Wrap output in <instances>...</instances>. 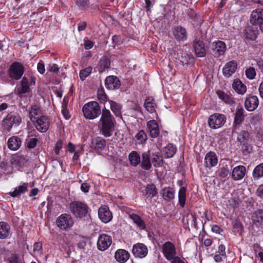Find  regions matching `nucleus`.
<instances>
[{
	"instance_id": "f257e3e1",
	"label": "nucleus",
	"mask_w": 263,
	"mask_h": 263,
	"mask_svg": "<svg viewBox=\"0 0 263 263\" xmlns=\"http://www.w3.org/2000/svg\"><path fill=\"white\" fill-rule=\"evenodd\" d=\"M116 124V120L110 111L103 108L99 121V127L102 135L105 137H110L115 130Z\"/></svg>"
},
{
	"instance_id": "f03ea898",
	"label": "nucleus",
	"mask_w": 263,
	"mask_h": 263,
	"mask_svg": "<svg viewBox=\"0 0 263 263\" xmlns=\"http://www.w3.org/2000/svg\"><path fill=\"white\" fill-rule=\"evenodd\" d=\"M82 111L84 116L87 119H94L102 113L100 105L96 101L85 104L83 107Z\"/></svg>"
},
{
	"instance_id": "7ed1b4c3",
	"label": "nucleus",
	"mask_w": 263,
	"mask_h": 263,
	"mask_svg": "<svg viewBox=\"0 0 263 263\" xmlns=\"http://www.w3.org/2000/svg\"><path fill=\"white\" fill-rule=\"evenodd\" d=\"M21 122L22 118L18 114L11 112L4 118L3 127L4 130L9 132L13 126H17Z\"/></svg>"
},
{
	"instance_id": "20e7f679",
	"label": "nucleus",
	"mask_w": 263,
	"mask_h": 263,
	"mask_svg": "<svg viewBox=\"0 0 263 263\" xmlns=\"http://www.w3.org/2000/svg\"><path fill=\"white\" fill-rule=\"evenodd\" d=\"M70 212L76 217L83 218L88 213V207L83 202L74 201L71 202L69 205Z\"/></svg>"
},
{
	"instance_id": "39448f33",
	"label": "nucleus",
	"mask_w": 263,
	"mask_h": 263,
	"mask_svg": "<svg viewBox=\"0 0 263 263\" xmlns=\"http://www.w3.org/2000/svg\"><path fill=\"white\" fill-rule=\"evenodd\" d=\"M56 224L61 230H66L72 227L74 223L71 216L68 214H62L56 219Z\"/></svg>"
},
{
	"instance_id": "423d86ee",
	"label": "nucleus",
	"mask_w": 263,
	"mask_h": 263,
	"mask_svg": "<svg viewBox=\"0 0 263 263\" xmlns=\"http://www.w3.org/2000/svg\"><path fill=\"white\" fill-rule=\"evenodd\" d=\"M24 72V67L20 62L12 63L9 68L8 73L10 78L15 80L21 79Z\"/></svg>"
},
{
	"instance_id": "0eeeda50",
	"label": "nucleus",
	"mask_w": 263,
	"mask_h": 263,
	"mask_svg": "<svg viewBox=\"0 0 263 263\" xmlns=\"http://www.w3.org/2000/svg\"><path fill=\"white\" fill-rule=\"evenodd\" d=\"M226 121V118L224 115L215 113L209 117L208 124L210 128L217 129L223 126Z\"/></svg>"
},
{
	"instance_id": "6e6552de",
	"label": "nucleus",
	"mask_w": 263,
	"mask_h": 263,
	"mask_svg": "<svg viewBox=\"0 0 263 263\" xmlns=\"http://www.w3.org/2000/svg\"><path fill=\"white\" fill-rule=\"evenodd\" d=\"M162 252L165 258L168 260H171L175 257L176 255V249L175 245L170 241H166L162 245Z\"/></svg>"
},
{
	"instance_id": "1a4fd4ad",
	"label": "nucleus",
	"mask_w": 263,
	"mask_h": 263,
	"mask_svg": "<svg viewBox=\"0 0 263 263\" xmlns=\"http://www.w3.org/2000/svg\"><path fill=\"white\" fill-rule=\"evenodd\" d=\"M33 123L39 131L44 133L48 129L50 122L47 117L41 116L37 120L33 121Z\"/></svg>"
},
{
	"instance_id": "9d476101",
	"label": "nucleus",
	"mask_w": 263,
	"mask_h": 263,
	"mask_svg": "<svg viewBox=\"0 0 263 263\" xmlns=\"http://www.w3.org/2000/svg\"><path fill=\"white\" fill-rule=\"evenodd\" d=\"M112 242L111 237L108 235L102 234L98 238L97 247L99 250L104 251L110 247Z\"/></svg>"
},
{
	"instance_id": "9b49d317",
	"label": "nucleus",
	"mask_w": 263,
	"mask_h": 263,
	"mask_svg": "<svg viewBox=\"0 0 263 263\" xmlns=\"http://www.w3.org/2000/svg\"><path fill=\"white\" fill-rule=\"evenodd\" d=\"M263 22V9H256L253 10L250 17V23L257 27Z\"/></svg>"
},
{
	"instance_id": "f8f14e48",
	"label": "nucleus",
	"mask_w": 263,
	"mask_h": 263,
	"mask_svg": "<svg viewBox=\"0 0 263 263\" xmlns=\"http://www.w3.org/2000/svg\"><path fill=\"white\" fill-rule=\"evenodd\" d=\"M132 252L136 257L142 258L145 257L148 253L146 246L142 243H138L134 245Z\"/></svg>"
},
{
	"instance_id": "ddd939ff",
	"label": "nucleus",
	"mask_w": 263,
	"mask_h": 263,
	"mask_svg": "<svg viewBox=\"0 0 263 263\" xmlns=\"http://www.w3.org/2000/svg\"><path fill=\"white\" fill-rule=\"evenodd\" d=\"M258 99L256 96L249 95L245 100V108L249 111H254L258 107Z\"/></svg>"
},
{
	"instance_id": "4468645a",
	"label": "nucleus",
	"mask_w": 263,
	"mask_h": 263,
	"mask_svg": "<svg viewBox=\"0 0 263 263\" xmlns=\"http://www.w3.org/2000/svg\"><path fill=\"white\" fill-rule=\"evenodd\" d=\"M98 215L101 220L104 222H109L112 218V213L107 206H102L98 210Z\"/></svg>"
},
{
	"instance_id": "2eb2a0df",
	"label": "nucleus",
	"mask_w": 263,
	"mask_h": 263,
	"mask_svg": "<svg viewBox=\"0 0 263 263\" xmlns=\"http://www.w3.org/2000/svg\"><path fill=\"white\" fill-rule=\"evenodd\" d=\"M218 163V158L215 152H208L204 158V165L206 167L211 168L215 166Z\"/></svg>"
},
{
	"instance_id": "dca6fc26",
	"label": "nucleus",
	"mask_w": 263,
	"mask_h": 263,
	"mask_svg": "<svg viewBox=\"0 0 263 263\" xmlns=\"http://www.w3.org/2000/svg\"><path fill=\"white\" fill-rule=\"evenodd\" d=\"M237 68V64L235 61H231L226 64L222 69V73L224 77H230Z\"/></svg>"
},
{
	"instance_id": "f3484780",
	"label": "nucleus",
	"mask_w": 263,
	"mask_h": 263,
	"mask_svg": "<svg viewBox=\"0 0 263 263\" xmlns=\"http://www.w3.org/2000/svg\"><path fill=\"white\" fill-rule=\"evenodd\" d=\"M246 37L251 41L255 40L258 34L257 27L254 25L247 26L243 30Z\"/></svg>"
},
{
	"instance_id": "a211bd4d",
	"label": "nucleus",
	"mask_w": 263,
	"mask_h": 263,
	"mask_svg": "<svg viewBox=\"0 0 263 263\" xmlns=\"http://www.w3.org/2000/svg\"><path fill=\"white\" fill-rule=\"evenodd\" d=\"M120 85L119 79L114 76L107 77L105 81V85L108 89L114 90L118 88Z\"/></svg>"
},
{
	"instance_id": "6ab92c4d",
	"label": "nucleus",
	"mask_w": 263,
	"mask_h": 263,
	"mask_svg": "<svg viewBox=\"0 0 263 263\" xmlns=\"http://www.w3.org/2000/svg\"><path fill=\"white\" fill-rule=\"evenodd\" d=\"M173 33L175 39L179 42L186 40L187 37L185 29L180 26L174 29Z\"/></svg>"
},
{
	"instance_id": "aec40b11",
	"label": "nucleus",
	"mask_w": 263,
	"mask_h": 263,
	"mask_svg": "<svg viewBox=\"0 0 263 263\" xmlns=\"http://www.w3.org/2000/svg\"><path fill=\"white\" fill-rule=\"evenodd\" d=\"M246 172V168L243 165L235 167L232 173V178L234 180H240L243 178Z\"/></svg>"
},
{
	"instance_id": "412c9836",
	"label": "nucleus",
	"mask_w": 263,
	"mask_h": 263,
	"mask_svg": "<svg viewBox=\"0 0 263 263\" xmlns=\"http://www.w3.org/2000/svg\"><path fill=\"white\" fill-rule=\"evenodd\" d=\"M213 45L215 57H218L224 53L226 50V45L223 42L218 41L214 42Z\"/></svg>"
},
{
	"instance_id": "4be33fe9",
	"label": "nucleus",
	"mask_w": 263,
	"mask_h": 263,
	"mask_svg": "<svg viewBox=\"0 0 263 263\" xmlns=\"http://www.w3.org/2000/svg\"><path fill=\"white\" fill-rule=\"evenodd\" d=\"M147 127L152 138H157L159 134V129L156 121L152 120L147 122Z\"/></svg>"
},
{
	"instance_id": "5701e85b",
	"label": "nucleus",
	"mask_w": 263,
	"mask_h": 263,
	"mask_svg": "<svg viewBox=\"0 0 263 263\" xmlns=\"http://www.w3.org/2000/svg\"><path fill=\"white\" fill-rule=\"evenodd\" d=\"M194 48L196 55L199 57H203L205 55V49L202 41L196 39L194 42Z\"/></svg>"
},
{
	"instance_id": "b1692460",
	"label": "nucleus",
	"mask_w": 263,
	"mask_h": 263,
	"mask_svg": "<svg viewBox=\"0 0 263 263\" xmlns=\"http://www.w3.org/2000/svg\"><path fill=\"white\" fill-rule=\"evenodd\" d=\"M28 183L21 182V184L16 187L14 191L10 192L9 194L14 198L19 197L22 194H24L28 191Z\"/></svg>"
},
{
	"instance_id": "393cba45",
	"label": "nucleus",
	"mask_w": 263,
	"mask_h": 263,
	"mask_svg": "<svg viewBox=\"0 0 263 263\" xmlns=\"http://www.w3.org/2000/svg\"><path fill=\"white\" fill-rule=\"evenodd\" d=\"M8 148L11 151H16L21 146L22 141L21 138L17 136L10 137L7 142Z\"/></svg>"
},
{
	"instance_id": "a878e982",
	"label": "nucleus",
	"mask_w": 263,
	"mask_h": 263,
	"mask_svg": "<svg viewBox=\"0 0 263 263\" xmlns=\"http://www.w3.org/2000/svg\"><path fill=\"white\" fill-rule=\"evenodd\" d=\"M92 147L97 152H101L106 145V141L103 138L97 137L92 140Z\"/></svg>"
},
{
	"instance_id": "bb28decb",
	"label": "nucleus",
	"mask_w": 263,
	"mask_h": 263,
	"mask_svg": "<svg viewBox=\"0 0 263 263\" xmlns=\"http://www.w3.org/2000/svg\"><path fill=\"white\" fill-rule=\"evenodd\" d=\"M129 253L124 249L118 250L115 254V257L119 262H125L129 258Z\"/></svg>"
},
{
	"instance_id": "cd10ccee",
	"label": "nucleus",
	"mask_w": 263,
	"mask_h": 263,
	"mask_svg": "<svg viewBox=\"0 0 263 263\" xmlns=\"http://www.w3.org/2000/svg\"><path fill=\"white\" fill-rule=\"evenodd\" d=\"M232 88L236 92L240 95H243L247 91L246 86L238 79L233 81Z\"/></svg>"
},
{
	"instance_id": "c85d7f7f",
	"label": "nucleus",
	"mask_w": 263,
	"mask_h": 263,
	"mask_svg": "<svg viewBox=\"0 0 263 263\" xmlns=\"http://www.w3.org/2000/svg\"><path fill=\"white\" fill-rule=\"evenodd\" d=\"M160 194L163 199L166 201H170L175 197V191L173 189L168 187L161 190Z\"/></svg>"
},
{
	"instance_id": "c756f323",
	"label": "nucleus",
	"mask_w": 263,
	"mask_h": 263,
	"mask_svg": "<svg viewBox=\"0 0 263 263\" xmlns=\"http://www.w3.org/2000/svg\"><path fill=\"white\" fill-rule=\"evenodd\" d=\"M21 87L17 88V94L21 96L24 93L30 92L29 82L27 78L23 77L21 82Z\"/></svg>"
},
{
	"instance_id": "7c9ffc66",
	"label": "nucleus",
	"mask_w": 263,
	"mask_h": 263,
	"mask_svg": "<svg viewBox=\"0 0 263 263\" xmlns=\"http://www.w3.org/2000/svg\"><path fill=\"white\" fill-rule=\"evenodd\" d=\"M252 220L254 224L260 226L263 222V210L255 211L252 214Z\"/></svg>"
},
{
	"instance_id": "2f4dec72",
	"label": "nucleus",
	"mask_w": 263,
	"mask_h": 263,
	"mask_svg": "<svg viewBox=\"0 0 263 263\" xmlns=\"http://www.w3.org/2000/svg\"><path fill=\"white\" fill-rule=\"evenodd\" d=\"M129 217L139 229L144 230L146 228V224L140 216L136 214H130Z\"/></svg>"
},
{
	"instance_id": "473e14b6",
	"label": "nucleus",
	"mask_w": 263,
	"mask_h": 263,
	"mask_svg": "<svg viewBox=\"0 0 263 263\" xmlns=\"http://www.w3.org/2000/svg\"><path fill=\"white\" fill-rule=\"evenodd\" d=\"M144 107L148 112L153 113L156 111L157 104L154 99L152 97H148L145 99Z\"/></svg>"
},
{
	"instance_id": "72a5a7b5",
	"label": "nucleus",
	"mask_w": 263,
	"mask_h": 263,
	"mask_svg": "<svg viewBox=\"0 0 263 263\" xmlns=\"http://www.w3.org/2000/svg\"><path fill=\"white\" fill-rule=\"evenodd\" d=\"M10 232V226L5 222H0V239H5Z\"/></svg>"
},
{
	"instance_id": "f704fd0d",
	"label": "nucleus",
	"mask_w": 263,
	"mask_h": 263,
	"mask_svg": "<svg viewBox=\"0 0 263 263\" xmlns=\"http://www.w3.org/2000/svg\"><path fill=\"white\" fill-rule=\"evenodd\" d=\"M143 192L146 198H152L157 194V189L153 184H148Z\"/></svg>"
},
{
	"instance_id": "c9c22d12",
	"label": "nucleus",
	"mask_w": 263,
	"mask_h": 263,
	"mask_svg": "<svg viewBox=\"0 0 263 263\" xmlns=\"http://www.w3.org/2000/svg\"><path fill=\"white\" fill-rule=\"evenodd\" d=\"M110 59L106 56L102 57L99 64V71L101 72H103L105 69L109 68L110 67Z\"/></svg>"
},
{
	"instance_id": "e433bc0d",
	"label": "nucleus",
	"mask_w": 263,
	"mask_h": 263,
	"mask_svg": "<svg viewBox=\"0 0 263 263\" xmlns=\"http://www.w3.org/2000/svg\"><path fill=\"white\" fill-rule=\"evenodd\" d=\"M141 166L146 170H149L152 167L149 155L147 153H144L142 154Z\"/></svg>"
},
{
	"instance_id": "4c0bfd02",
	"label": "nucleus",
	"mask_w": 263,
	"mask_h": 263,
	"mask_svg": "<svg viewBox=\"0 0 263 263\" xmlns=\"http://www.w3.org/2000/svg\"><path fill=\"white\" fill-rule=\"evenodd\" d=\"M217 94L220 99L222 100L224 103L231 105L234 103L233 99L229 95L223 91L218 90L217 91Z\"/></svg>"
},
{
	"instance_id": "58836bf2",
	"label": "nucleus",
	"mask_w": 263,
	"mask_h": 263,
	"mask_svg": "<svg viewBox=\"0 0 263 263\" xmlns=\"http://www.w3.org/2000/svg\"><path fill=\"white\" fill-rule=\"evenodd\" d=\"M186 189L184 186L181 187L179 191V193H178L179 204L181 208H184L185 204L186 198Z\"/></svg>"
},
{
	"instance_id": "ea45409f",
	"label": "nucleus",
	"mask_w": 263,
	"mask_h": 263,
	"mask_svg": "<svg viewBox=\"0 0 263 263\" xmlns=\"http://www.w3.org/2000/svg\"><path fill=\"white\" fill-rule=\"evenodd\" d=\"M152 162L156 167H161L163 164V160L159 153H153L152 155Z\"/></svg>"
},
{
	"instance_id": "a19ab883",
	"label": "nucleus",
	"mask_w": 263,
	"mask_h": 263,
	"mask_svg": "<svg viewBox=\"0 0 263 263\" xmlns=\"http://www.w3.org/2000/svg\"><path fill=\"white\" fill-rule=\"evenodd\" d=\"M129 160L133 166H137L140 162V157L136 151L132 152L129 155Z\"/></svg>"
},
{
	"instance_id": "79ce46f5",
	"label": "nucleus",
	"mask_w": 263,
	"mask_h": 263,
	"mask_svg": "<svg viewBox=\"0 0 263 263\" xmlns=\"http://www.w3.org/2000/svg\"><path fill=\"white\" fill-rule=\"evenodd\" d=\"M252 176L255 180L263 177V163L258 164L254 168Z\"/></svg>"
},
{
	"instance_id": "37998d69",
	"label": "nucleus",
	"mask_w": 263,
	"mask_h": 263,
	"mask_svg": "<svg viewBox=\"0 0 263 263\" xmlns=\"http://www.w3.org/2000/svg\"><path fill=\"white\" fill-rule=\"evenodd\" d=\"M244 109L241 107L237 109L234 119V123L236 125L240 124L244 120Z\"/></svg>"
},
{
	"instance_id": "c03bdc74",
	"label": "nucleus",
	"mask_w": 263,
	"mask_h": 263,
	"mask_svg": "<svg viewBox=\"0 0 263 263\" xmlns=\"http://www.w3.org/2000/svg\"><path fill=\"white\" fill-rule=\"evenodd\" d=\"M186 223L188 225H191L195 229L197 228V218L195 214L193 213H187L185 216Z\"/></svg>"
},
{
	"instance_id": "a18cd8bd",
	"label": "nucleus",
	"mask_w": 263,
	"mask_h": 263,
	"mask_svg": "<svg viewBox=\"0 0 263 263\" xmlns=\"http://www.w3.org/2000/svg\"><path fill=\"white\" fill-rule=\"evenodd\" d=\"M41 116L39 107L36 106L32 107L29 112V117L31 121L33 122Z\"/></svg>"
},
{
	"instance_id": "49530a36",
	"label": "nucleus",
	"mask_w": 263,
	"mask_h": 263,
	"mask_svg": "<svg viewBox=\"0 0 263 263\" xmlns=\"http://www.w3.org/2000/svg\"><path fill=\"white\" fill-rule=\"evenodd\" d=\"M109 103L110 109L116 115V116L121 117L122 115L121 112V105L112 101H109Z\"/></svg>"
},
{
	"instance_id": "de8ad7c7",
	"label": "nucleus",
	"mask_w": 263,
	"mask_h": 263,
	"mask_svg": "<svg viewBox=\"0 0 263 263\" xmlns=\"http://www.w3.org/2000/svg\"><path fill=\"white\" fill-rule=\"evenodd\" d=\"M177 149L173 144H168L164 149L166 158H171L174 156L176 152Z\"/></svg>"
},
{
	"instance_id": "09e8293b",
	"label": "nucleus",
	"mask_w": 263,
	"mask_h": 263,
	"mask_svg": "<svg viewBox=\"0 0 263 263\" xmlns=\"http://www.w3.org/2000/svg\"><path fill=\"white\" fill-rule=\"evenodd\" d=\"M136 141L139 144H143L147 140V135L143 130H140L135 136Z\"/></svg>"
},
{
	"instance_id": "8fccbe9b",
	"label": "nucleus",
	"mask_w": 263,
	"mask_h": 263,
	"mask_svg": "<svg viewBox=\"0 0 263 263\" xmlns=\"http://www.w3.org/2000/svg\"><path fill=\"white\" fill-rule=\"evenodd\" d=\"M217 173L218 176L221 178L226 177L230 174L228 165H223L220 166L217 171Z\"/></svg>"
},
{
	"instance_id": "3c124183",
	"label": "nucleus",
	"mask_w": 263,
	"mask_h": 263,
	"mask_svg": "<svg viewBox=\"0 0 263 263\" xmlns=\"http://www.w3.org/2000/svg\"><path fill=\"white\" fill-rule=\"evenodd\" d=\"M92 68L88 67L80 71V78L81 80L84 81L91 72Z\"/></svg>"
},
{
	"instance_id": "603ef678",
	"label": "nucleus",
	"mask_w": 263,
	"mask_h": 263,
	"mask_svg": "<svg viewBox=\"0 0 263 263\" xmlns=\"http://www.w3.org/2000/svg\"><path fill=\"white\" fill-rule=\"evenodd\" d=\"M245 74L248 79L253 80L255 78L256 73L254 68L250 67L246 69Z\"/></svg>"
},
{
	"instance_id": "864d4df0",
	"label": "nucleus",
	"mask_w": 263,
	"mask_h": 263,
	"mask_svg": "<svg viewBox=\"0 0 263 263\" xmlns=\"http://www.w3.org/2000/svg\"><path fill=\"white\" fill-rule=\"evenodd\" d=\"M98 98L100 102H105L107 100V96L103 88L98 90Z\"/></svg>"
},
{
	"instance_id": "5fc2aeb1",
	"label": "nucleus",
	"mask_w": 263,
	"mask_h": 263,
	"mask_svg": "<svg viewBox=\"0 0 263 263\" xmlns=\"http://www.w3.org/2000/svg\"><path fill=\"white\" fill-rule=\"evenodd\" d=\"M233 228L235 232L239 233L240 234L243 230V226L242 223L238 220H235L234 221Z\"/></svg>"
},
{
	"instance_id": "6e6d98bb",
	"label": "nucleus",
	"mask_w": 263,
	"mask_h": 263,
	"mask_svg": "<svg viewBox=\"0 0 263 263\" xmlns=\"http://www.w3.org/2000/svg\"><path fill=\"white\" fill-rule=\"evenodd\" d=\"M9 262L22 263V260L18 254H13L9 258Z\"/></svg>"
},
{
	"instance_id": "4d7b16f0",
	"label": "nucleus",
	"mask_w": 263,
	"mask_h": 263,
	"mask_svg": "<svg viewBox=\"0 0 263 263\" xmlns=\"http://www.w3.org/2000/svg\"><path fill=\"white\" fill-rule=\"evenodd\" d=\"M38 141L36 138L29 139L27 142V146L28 148L31 149L35 147Z\"/></svg>"
},
{
	"instance_id": "13d9d810",
	"label": "nucleus",
	"mask_w": 263,
	"mask_h": 263,
	"mask_svg": "<svg viewBox=\"0 0 263 263\" xmlns=\"http://www.w3.org/2000/svg\"><path fill=\"white\" fill-rule=\"evenodd\" d=\"M256 195L260 199H263V184L258 186L256 190Z\"/></svg>"
},
{
	"instance_id": "bf43d9fd",
	"label": "nucleus",
	"mask_w": 263,
	"mask_h": 263,
	"mask_svg": "<svg viewBox=\"0 0 263 263\" xmlns=\"http://www.w3.org/2000/svg\"><path fill=\"white\" fill-rule=\"evenodd\" d=\"M226 247L223 245H220L218 247V250L217 252V254H220L222 257H227L226 253Z\"/></svg>"
},
{
	"instance_id": "052dcab7",
	"label": "nucleus",
	"mask_w": 263,
	"mask_h": 263,
	"mask_svg": "<svg viewBox=\"0 0 263 263\" xmlns=\"http://www.w3.org/2000/svg\"><path fill=\"white\" fill-rule=\"evenodd\" d=\"M77 4L82 8H85L88 5V0H74Z\"/></svg>"
},
{
	"instance_id": "680f3d73",
	"label": "nucleus",
	"mask_w": 263,
	"mask_h": 263,
	"mask_svg": "<svg viewBox=\"0 0 263 263\" xmlns=\"http://www.w3.org/2000/svg\"><path fill=\"white\" fill-rule=\"evenodd\" d=\"M239 137L243 141H248L249 138V134L247 131L243 130L240 133Z\"/></svg>"
},
{
	"instance_id": "e2e57ef3",
	"label": "nucleus",
	"mask_w": 263,
	"mask_h": 263,
	"mask_svg": "<svg viewBox=\"0 0 263 263\" xmlns=\"http://www.w3.org/2000/svg\"><path fill=\"white\" fill-rule=\"evenodd\" d=\"M171 260V263H186L184 259L181 258L179 256H175Z\"/></svg>"
},
{
	"instance_id": "0e129e2a",
	"label": "nucleus",
	"mask_w": 263,
	"mask_h": 263,
	"mask_svg": "<svg viewBox=\"0 0 263 263\" xmlns=\"http://www.w3.org/2000/svg\"><path fill=\"white\" fill-rule=\"evenodd\" d=\"M154 3L155 0H145V8L147 11H151V8L154 5Z\"/></svg>"
},
{
	"instance_id": "69168bd1",
	"label": "nucleus",
	"mask_w": 263,
	"mask_h": 263,
	"mask_svg": "<svg viewBox=\"0 0 263 263\" xmlns=\"http://www.w3.org/2000/svg\"><path fill=\"white\" fill-rule=\"evenodd\" d=\"M93 46V43L90 40H85L84 48L86 50H89L92 48Z\"/></svg>"
},
{
	"instance_id": "338daca9",
	"label": "nucleus",
	"mask_w": 263,
	"mask_h": 263,
	"mask_svg": "<svg viewBox=\"0 0 263 263\" xmlns=\"http://www.w3.org/2000/svg\"><path fill=\"white\" fill-rule=\"evenodd\" d=\"M37 68L38 71L40 73L43 74L44 73L45 69L44 64L43 62L41 61L37 64Z\"/></svg>"
},
{
	"instance_id": "774afa93",
	"label": "nucleus",
	"mask_w": 263,
	"mask_h": 263,
	"mask_svg": "<svg viewBox=\"0 0 263 263\" xmlns=\"http://www.w3.org/2000/svg\"><path fill=\"white\" fill-rule=\"evenodd\" d=\"M90 189V185L86 182L83 183L81 185V190L84 193L88 192Z\"/></svg>"
}]
</instances>
